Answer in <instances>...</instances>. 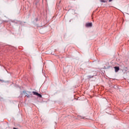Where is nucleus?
<instances>
[{
  "mask_svg": "<svg viewBox=\"0 0 129 129\" xmlns=\"http://www.w3.org/2000/svg\"><path fill=\"white\" fill-rule=\"evenodd\" d=\"M32 93L34 95H36L37 96H38V97H42V95L37 93V92H32Z\"/></svg>",
  "mask_w": 129,
  "mask_h": 129,
  "instance_id": "f257e3e1",
  "label": "nucleus"
},
{
  "mask_svg": "<svg viewBox=\"0 0 129 129\" xmlns=\"http://www.w3.org/2000/svg\"><path fill=\"white\" fill-rule=\"evenodd\" d=\"M86 27L87 28H91L92 27V23H88L86 24Z\"/></svg>",
  "mask_w": 129,
  "mask_h": 129,
  "instance_id": "f03ea898",
  "label": "nucleus"
},
{
  "mask_svg": "<svg viewBox=\"0 0 129 129\" xmlns=\"http://www.w3.org/2000/svg\"><path fill=\"white\" fill-rule=\"evenodd\" d=\"M115 72H117L119 70V67H114Z\"/></svg>",
  "mask_w": 129,
  "mask_h": 129,
  "instance_id": "7ed1b4c3",
  "label": "nucleus"
},
{
  "mask_svg": "<svg viewBox=\"0 0 129 129\" xmlns=\"http://www.w3.org/2000/svg\"><path fill=\"white\" fill-rule=\"evenodd\" d=\"M100 2H101V3H106V1L104 0H100Z\"/></svg>",
  "mask_w": 129,
  "mask_h": 129,
  "instance_id": "20e7f679",
  "label": "nucleus"
},
{
  "mask_svg": "<svg viewBox=\"0 0 129 129\" xmlns=\"http://www.w3.org/2000/svg\"><path fill=\"white\" fill-rule=\"evenodd\" d=\"M26 96H27V97H30V96L29 95H26Z\"/></svg>",
  "mask_w": 129,
  "mask_h": 129,
  "instance_id": "39448f33",
  "label": "nucleus"
},
{
  "mask_svg": "<svg viewBox=\"0 0 129 129\" xmlns=\"http://www.w3.org/2000/svg\"><path fill=\"white\" fill-rule=\"evenodd\" d=\"M109 2H112V0H109Z\"/></svg>",
  "mask_w": 129,
  "mask_h": 129,
  "instance_id": "423d86ee",
  "label": "nucleus"
},
{
  "mask_svg": "<svg viewBox=\"0 0 129 129\" xmlns=\"http://www.w3.org/2000/svg\"><path fill=\"white\" fill-rule=\"evenodd\" d=\"M29 93H31V92H29Z\"/></svg>",
  "mask_w": 129,
  "mask_h": 129,
  "instance_id": "0eeeda50",
  "label": "nucleus"
}]
</instances>
